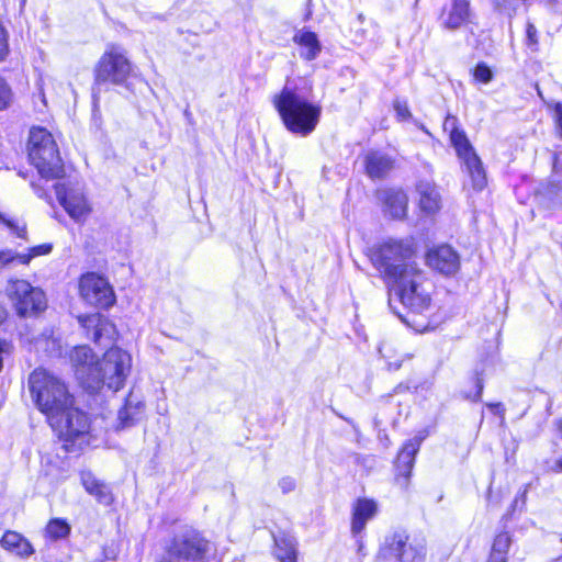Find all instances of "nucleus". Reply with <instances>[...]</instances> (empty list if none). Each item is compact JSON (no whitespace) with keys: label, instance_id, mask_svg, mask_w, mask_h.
I'll use <instances>...</instances> for the list:
<instances>
[{"label":"nucleus","instance_id":"nucleus-1","mask_svg":"<svg viewBox=\"0 0 562 562\" xmlns=\"http://www.w3.org/2000/svg\"><path fill=\"white\" fill-rule=\"evenodd\" d=\"M272 102L290 133L306 137L316 130L322 106L314 101L312 87L305 80H286Z\"/></svg>","mask_w":562,"mask_h":562},{"label":"nucleus","instance_id":"nucleus-2","mask_svg":"<svg viewBox=\"0 0 562 562\" xmlns=\"http://www.w3.org/2000/svg\"><path fill=\"white\" fill-rule=\"evenodd\" d=\"M31 397L49 425H60V414L74 404L66 384L44 369L34 370L29 378Z\"/></svg>","mask_w":562,"mask_h":562},{"label":"nucleus","instance_id":"nucleus-3","mask_svg":"<svg viewBox=\"0 0 562 562\" xmlns=\"http://www.w3.org/2000/svg\"><path fill=\"white\" fill-rule=\"evenodd\" d=\"M412 239L389 238L372 249L371 261L384 276L392 281L404 274H414L419 270L414 261Z\"/></svg>","mask_w":562,"mask_h":562},{"label":"nucleus","instance_id":"nucleus-4","mask_svg":"<svg viewBox=\"0 0 562 562\" xmlns=\"http://www.w3.org/2000/svg\"><path fill=\"white\" fill-rule=\"evenodd\" d=\"M443 131L449 134L450 143L461 161L463 171L468 176L464 187H471L474 191H482L487 184L485 169L464 131L459 128L458 119L453 115H447L443 122Z\"/></svg>","mask_w":562,"mask_h":562},{"label":"nucleus","instance_id":"nucleus-5","mask_svg":"<svg viewBox=\"0 0 562 562\" xmlns=\"http://www.w3.org/2000/svg\"><path fill=\"white\" fill-rule=\"evenodd\" d=\"M27 153L31 164L42 178L58 179L64 175V166L53 135L44 127L30 130Z\"/></svg>","mask_w":562,"mask_h":562},{"label":"nucleus","instance_id":"nucleus-6","mask_svg":"<svg viewBox=\"0 0 562 562\" xmlns=\"http://www.w3.org/2000/svg\"><path fill=\"white\" fill-rule=\"evenodd\" d=\"M131 369L132 356L121 348H110L99 360L92 390L103 384L110 390L119 391L124 386Z\"/></svg>","mask_w":562,"mask_h":562},{"label":"nucleus","instance_id":"nucleus-7","mask_svg":"<svg viewBox=\"0 0 562 562\" xmlns=\"http://www.w3.org/2000/svg\"><path fill=\"white\" fill-rule=\"evenodd\" d=\"M391 282L390 304L396 299L413 314L420 315L428 311L430 296L423 288V273L420 270L415 271L412 276H401Z\"/></svg>","mask_w":562,"mask_h":562},{"label":"nucleus","instance_id":"nucleus-8","mask_svg":"<svg viewBox=\"0 0 562 562\" xmlns=\"http://www.w3.org/2000/svg\"><path fill=\"white\" fill-rule=\"evenodd\" d=\"M210 543L195 530L176 535L168 546L164 562H206Z\"/></svg>","mask_w":562,"mask_h":562},{"label":"nucleus","instance_id":"nucleus-9","mask_svg":"<svg viewBox=\"0 0 562 562\" xmlns=\"http://www.w3.org/2000/svg\"><path fill=\"white\" fill-rule=\"evenodd\" d=\"M5 293L19 316H35L46 308L45 293L25 280H10Z\"/></svg>","mask_w":562,"mask_h":562},{"label":"nucleus","instance_id":"nucleus-10","mask_svg":"<svg viewBox=\"0 0 562 562\" xmlns=\"http://www.w3.org/2000/svg\"><path fill=\"white\" fill-rule=\"evenodd\" d=\"M132 65L125 50L120 46H110L95 66V81L122 85L128 78Z\"/></svg>","mask_w":562,"mask_h":562},{"label":"nucleus","instance_id":"nucleus-11","mask_svg":"<svg viewBox=\"0 0 562 562\" xmlns=\"http://www.w3.org/2000/svg\"><path fill=\"white\" fill-rule=\"evenodd\" d=\"M58 202L67 214L77 223H85L92 213V204L83 190L70 181L58 182L55 186Z\"/></svg>","mask_w":562,"mask_h":562},{"label":"nucleus","instance_id":"nucleus-12","mask_svg":"<svg viewBox=\"0 0 562 562\" xmlns=\"http://www.w3.org/2000/svg\"><path fill=\"white\" fill-rule=\"evenodd\" d=\"M81 297L90 305L108 308L115 302V294L109 281L97 274H83L79 282Z\"/></svg>","mask_w":562,"mask_h":562},{"label":"nucleus","instance_id":"nucleus-13","mask_svg":"<svg viewBox=\"0 0 562 562\" xmlns=\"http://www.w3.org/2000/svg\"><path fill=\"white\" fill-rule=\"evenodd\" d=\"M60 425H50L52 428L59 434L66 441H77L80 443L85 442V438L88 435L90 424L87 415L75 408L71 404L70 408L66 413L60 414Z\"/></svg>","mask_w":562,"mask_h":562},{"label":"nucleus","instance_id":"nucleus-14","mask_svg":"<svg viewBox=\"0 0 562 562\" xmlns=\"http://www.w3.org/2000/svg\"><path fill=\"white\" fill-rule=\"evenodd\" d=\"M77 379L88 389L93 387L99 360L88 346H79L69 355Z\"/></svg>","mask_w":562,"mask_h":562},{"label":"nucleus","instance_id":"nucleus-15","mask_svg":"<svg viewBox=\"0 0 562 562\" xmlns=\"http://www.w3.org/2000/svg\"><path fill=\"white\" fill-rule=\"evenodd\" d=\"M427 437V432L419 431L414 438L407 440L398 452L396 460V483L406 490L409 485V477L415 462V456L418 452L423 440Z\"/></svg>","mask_w":562,"mask_h":562},{"label":"nucleus","instance_id":"nucleus-16","mask_svg":"<svg viewBox=\"0 0 562 562\" xmlns=\"http://www.w3.org/2000/svg\"><path fill=\"white\" fill-rule=\"evenodd\" d=\"M427 265L442 274H454L460 268L458 252L448 245H440L429 249L426 255Z\"/></svg>","mask_w":562,"mask_h":562},{"label":"nucleus","instance_id":"nucleus-17","mask_svg":"<svg viewBox=\"0 0 562 562\" xmlns=\"http://www.w3.org/2000/svg\"><path fill=\"white\" fill-rule=\"evenodd\" d=\"M385 543L390 552L401 562H422L425 555L424 546L408 542V537L405 532H394L386 539Z\"/></svg>","mask_w":562,"mask_h":562},{"label":"nucleus","instance_id":"nucleus-18","mask_svg":"<svg viewBox=\"0 0 562 562\" xmlns=\"http://www.w3.org/2000/svg\"><path fill=\"white\" fill-rule=\"evenodd\" d=\"M292 41L303 60H315L322 53L318 35L306 26L295 30Z\"/></svg>","mask_w":562,"mask_h":562},{"label":"nucleus","instance_id":"nucleus-19","mask_svg":"<svg viewBox=\"0 0 562 562\" xmlns=\"http://www.w3.org/2000/svg\"><path fill=\"white\" fill-rule=\"evenodd\" d=\"M379 510L378 503L372 498L359 497L351 507V532L353 536L360 535L367 524L373 519Z\"/></svg>","mask_w":562,"mask_h":562},{"label":"nucleus","instance_id":"nucleus-20","mask_svg":"<svg viewBox=\"0 0 562 562\" xmlns=\"http://www.w3.org/2000/svg\"><path fill=\"white\" fill-rule=\"evenodd\" d=\"M469 0H452L451 4L442 10L441 25L448 30H457L470 20Z\"/></svg>","mask_w":562,"mask_h":562},{"label":"nucleus","instance_id":"nucleus-21","mask_svg":"<svg viewBox=\"0 0 562 562\" xmlns=\"http://www.w3.org/2000/svg\"><path fill=\"white\" fill-rule=\"evenodd\" d=\"M79 323L86 329L87 337L98 344H101L104 336L110 339L111 334L114 331L113 324L99 313L80 316Z\"/></svg>","mask_w":562,"mask_h":562},{"label":"nucleus","instance_id":"nucleus-22","mask_svg":"<svg viewBox=\"0 0 562 562\" xmlns=\"http://www.w3.org/2000/svg\"><path fill=\"white\" fill-rule=\"evenodd\" d=\"M80 482L85 491L93 496L98 503L109 506L113 502L111 488L103 481L99 480L91 471L80 472Z\"/></svg>","mask_w":562,"mask_h":562},{"label":"nucleus","instance_id":"nucleus-23","mask_svg":"<svg viewBox=\"0 0 562 562\" xmlns=\"http://www.w3.org/2000/svg\"><path fill=\"white\" fill-rule=\"evenodd\" d=\"M384 212L393 218H403L407 212V195L402 190L390 189L382 192Z\"/></svg>","mask_w":562,"mask_h":562},{"label":"nucleus","instance_id":"nucleus-24","mask_svg":"<svg viewBox=\"0 0 562 562\" xmlns=\"http://www.w3.org/2000/svg\"><path fill=\"white\" fill-rule=\"evenodd\" d=\"M419 194V207L426 214H434L439 211L441 206V198L435 184L422 181L417 186Z\"/></svg>","mask_w":562,"mask_h":562},{"label":"nucleus","instance_id":"nucleus-25","mask_svg":"<svg viewBox=\"0 0 562 562\" xmlns=\"http://www.w3.org/2000/svg\"><path fill=\"white\" fill-rule=\"evenodd\" d=\"M393 168V160L387 155L373 151L366 157V169L367 173L372 179L383 178Z\"/></svg>","mask_w":562,"mask_h":562},{"label":"nucleus","instance_id":"nucleus-26","mask_svg":"<svg viewBox=\"0 0 562 562\" xmlns=\"http://www.w3.org/2000/svg\"><path fill=\"white\" fill-rule=\"evenodd\" d=\"M4 550L15 553L21 558H27L34 553L32 544L20 533L7 531L0 540Z\"/></svg>","mask_w":562,"mask_h":562},{"label":"nucleus","instance_id":"nucleus-27","mask_svg":"<svg viewBox=\"0 0 562 562\" xmlns=\"http://www.w3.org/2000/svg\"><path fill=\"white\" fill-rule=\"evenodd\" d=\"M513 536L508 531L497 533L492 542L487 562H507Z\"/></svg>","mask_w":562,"mask_h":562},{"label":"nucleus","instance_id":"nucleus-28","mask_svg":"<svg viewBox=\"0 0 562 562\" xmlns=\"http://www.w3.org/2000/svg\"><path fill=\"white\" fill-rule=\"evenodd\" d=\"M37 97L44 106L47 105L46 92L53 95H61L65 87L52 75L41 74L36 80Z\"/></svg>","mask_w":562,"mask_h":562},{"label":"nucleus","instance_id":"nucleus-29","mask_svg":"<svg viewBox=\"0 0 562 562\" xmlns=\"http://www.w3.org/2000/svg\"><path fill=\"white\" fill-rule=\"evenodd\" d=\"M274 554L280 562H295L296 552L295 543L292 538L280 537L276 538Z\"/></svg>","mask_w":562,"mask_h":562},{"label":"nucleus","instance_id":"nucleus-30","mask_svg":"<svg viewBox=\"0 0 562 562\" xmlns=\"http://www.w3.org/2000/svg\"><path fill=\"white\" fill-rule=\"evenodd\" d=\"M70 532V526L66 520L55 518L52 519L45 529L46 536L52 540H58L66 538Z\"/></svg>","mask_w":562,"mask_h":562},{"label":"nucleus","instance_id":"nucleus-31","mask_svg":"<svg viewBox=\"0 0 562 562\" xmlns=\"http://www.w3.org/2000/svg\"><path fill=\"white\" fill-rule=\"evenodd\" d=\"M53 249L52 244H42L38 246H34L27 250V252H23L20 257L21 265H29L30 261L38 256L48 255Z\"/></svg>","mask_w":562,"mask_h":562},{"label":"nucleus","instance_id":"nucleus-32","mask_svg":"<svg viewBox=\"0 0 562 562\" xmlns=\"http://www.w3.org/2000/svg\"><path fill=\"white\" fill-rule=\"evenodd\" d=\"M0 222L3 223L16 237L23 239L26 238V226L24 223L9 218L2 213H0Z\"/></svg>","mask_w":562,"mask_h":562},{"label":"nucleus","instance_id":"nucleus-33","mask_svg":"<svg viewBox=\"0 0 562 562\" xmlns=\"http://www.w3.org/2000/svg\"><path fill=\"white\" fill-rule=\"evenodd\" d=\"M473 76L476 81L488 83L493 78V72L484 63H481L474 68Z\"/></svg>","mask_w":562,"mask_h":562},{"label":"nucleus","instance_id":"nucleus-34","mask_svg":"<svg viewBox=\"0 0 562 562\" xmlns=\"http://www.w3.org/2000/svg\"><path fill=\"white\" fill-rule=\"evenodd\" d=\"M138 412V406L132 407L130 403H127L120 412H119V419L120 425L122 427L128 426L130 423L134 419V416Z\"/></svg>","mask_w":562,"mask_h":562},{"label":"nucleus","instance_id":"nucleus-35","mask_svg":"<svg viewBox=\"0 0 562 562\" xmlns=\"http://www.w3.org/2000/svg\"><path fill=\"white\" fill-rule=\"evenodd\" d=\"M12 102V91L7 82L0 78V111L7 109Z\"/></svg>","mask_w":562,"mask_h":562},{"label":"nucleus","instance_id":"nucleus-36","mask_svg":"<svg viewBox=\"0 0 562 562\" xmlns=\"http://www.w3.org/2000/svg\"><path fill=\"white\" fill-rule=\"evenodd\" d=\"M22 254L15 252L11 249L0 250V268H3L10 263H20V257Z\"/></svg>","mask_w":562,"mask_h":562},{"label":"nucleus","instance_id":"nucleus-37","mask_svg":"<svg viewBox=\"0 0 562 562\" xmlns=\"http://www.w3.org/2000/svg\"><path fill=\"white\" fill-rule=\"evenodd\" d=\"M296 486L295 480L291 476H284L279 481V487L281 488L282 493L288 494L292 491H294Z\"/></svg>","mask_w":562,"mask_h":562},{"label":"nucleus","instance_id":"nucleus-38","mask_svg":"<svg viewBox=\"0 0 562 562\" xmlns=\"http://www.w3.org/2000/svg\"><path fill=\"white\" fill-rule=\"evenodd\" d=\"M8 54V41L3 27L0 25V60Z\"/></svg>","mask_w":562,"mask_h":562},{"label":"nucleus","instance_id":"nucleus-39","mask_svg":"<svg viewBox=\"0 0 562 562\" xmlns=\"http://www.w3.org/2000/svg\"><path fill=\"white\" fill-rule=\"evenodd\" d=\"M554 119H555L557 127L559 128L560 134L562 136V104L561 103H558L554 106Z\"/></svg>","mask_w":562,"mask_h":562},{"label":"nucleus","instance_id":"nucleus-40","mask_svg":"<svg viewBox=\"0 0 562 562\" xmlns=\"http://www.w3.org/2000/svg\"><path fill=\"white\" fill-rule=\"evenodd\" d=\"M394 108H395V111L398 114V116H401L402 119H406L409 115V111H408L406 103H402V102L397 101L394 104Z\"/></svg>","mask_w":562,"mask_h":562},{"label":"nucleus","instance_id":"nucleus-41","mask_svg":"<svg viewBox=\"0 0 562 562\" xmlns=\"http://www.w3.org/2000/svg\"><path fill=\"white\" fill-rule=\"evenodd\" d=\"M537 30L532 24H528L527 26V37L530 43L535 44L537 42L536 40Z\"/></svg>","mask_w":562,"mask_h":562},{"label":"nucleus","instance_id":"nucleus-42","mask_svg":"<svg viewBox=\"0 0 562 562\" xmlns=\"http://www.w3.org/2000/svg\"><path fill=\"white\" fill-rule=\"evenodd\" d=\"M482 390H483V385H482V384H481V382L479 381V382H477V391H476L475 396L473 397V400H474V401L480 400L481 394H482Z\"/></svg>","mask_w":562,"mask_h":562},{"label":"nucleus","instance_id":"nucleus-43","mask_svg":"<svg viewBox=\"0 0 562 562\" xmlns=\"http://www.w3.org/2000/svg\"><path fill=\"white\" fill-rule=\"evenodd\" d=\"M488 407L497 414L503 411L501 404H490Z\"/></svg>","mask_w":562,"mask_h":562},{"label":"nucleus","instance_id":"nucleus-44","mask_svg":"<svg viewBox=\"0 0 562 562\" xmlns=\"http://www.w3.org/2000/svg\"><path fill=\"white\" fill-rule=\"evenodd\" d=\"M7 311L3 306L0 305V324L5 319Z\"/></svg>","mask_w":562,"mask_h":562},{"label":"nucleus","instance_id":"nucleus-45","mask_svg":"<svg viewBox=\"0 0 562 562\" xmlns=\"http://www.w3.org/2000/svg\"><path fill=\"white\" fill-rule=\"evenodd\" d=\"M555 428H557L558 432L560 434V436L562 437V418L555 420Z\"/></svg>","mask_w":562,"mask_h":562},{"label":"nucleus","instance_id":"nucleus-46","mask_svg":"<svg viewBox=\"0 0 562 562\" xmlns=\"http://www.w3.org/2000/svg\"><path fill=\"white\" fill-rule=\"evenodd\" d=\"M389 367H390V369H392V370H397V369L401 367V363H398V362L391 363V362H390V363H389Z\"/></svg>","mask_w":562,"mask_h":562},{"label":"nucleus","instance_id":"nucleus-47","mask_svg":"<svg viewBox=\"0 0 562 562\" xmlns=\"http://www.w3.org/2000/svg\"><path fill=\"white\" fill-rule=\"evenodd\" d=\"M555 467L559 471H562V457L555 462Z\"/></svg>","mask_w":562,"mask_h":562},{"label":"nucleus","instance_id":"nucleus-48","mask_svg":"<svg viewBox=\"0 0 562 562\" xmlns=\"http://www.w3.org/2000/svg\"><path fill=\"white\" fill-rule=\"evenodd\" d=\"M520 498H521V503L525 504V502H526V491H524L521 493Z\"/></svg>","mask_w":562,"mask_h":562},{"label":"nucleus","instance_id":"nucleus-49","mask_svg":"<svg viewBox=\"0 0 562 562\" xmlns=\"http://www.w3.org/2000/svg\"><path fill=\"white\" fill-rule=\"evenodd\" d=\"M518 502H519V498L517 497V498L515 499L514 504H515V505H517V504H518Z\"/></svg>","mask_w":562,"mask_h":562},{"label":"nucleus","instance_id":"nucleus-50","mask_svg":"<svg viewBox=\"0 0 562 562\" xmlns=\"http://www.w3.org/2000/svg\"><path fill=\"white\" fill-rule=\"evenodd\" d=\"M37 194H38V196H40V198H43V196H44V194H43V193H41V192H37Z\"/></svg>","mask_w":562,"mask_h":562}]
</instances>
